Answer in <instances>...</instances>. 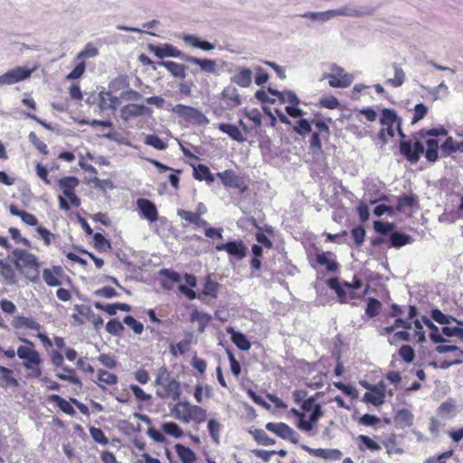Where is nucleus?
Segmentation results:
<instances>
[{"label":"nucleus","mask_w":463,"mask_h":463,"mask_svg":"<svg viewBox=\"0 0 463 463\" xmlns=\"http://www.w3.org/2000/svg\"><path fill=\"white\" fill-rule=\"evenodd\" d=\"M12 256L16 269L23 273L30 281L37 283L40 279V263L37 257L21 249H14L12 251Z\"/></svg>","instance_id":"obj_1"},{"label":"nucleus","mask_w":463,"mask_h":463,"mask_svg":"<svg viewBox=\"0 0 463 463\" xmlns=\"http://www.w3.org/2000/svg\"><path fill=\"white\" fill-rule=\"evenodd\" d=\"M156 386H159L156 394L161 399H171L178 401L181 396V384L178 381L171 377L165 365L158 368L154 382Z\"/></svg>","instance_id":"obj_2"},{"label":"nucleus","mask_w":463,"mask_h":463,"mask_svg":"<svg viewBox=\"0 0 463 463\" xmlns=\"http://www.w3.org/2000/svg\"><path fill=\"white\" fill-rule=\"evenodd\" d=\"M380 123L383 128L380 130L378 137L383 145L387 143L386 136L391 137H394V127H396L400 137L402 138L405 137V135L402 129V119L398 117L395 110L392 109H383L382 110Z\"/></svg>","instance_id":"obj_3"},{"label":"nucleus","mask_w":463,"mask_h":463,"mask_svg":"<svg viewBox=\"0 0 463 463\" xmlns=\"http://www.w3.org/2000/svg\"><path fill=\"white\" fill-rule=\"evenodd\" d=\"M362 12L354 7L343 6L336 9H330L322 12H306L299 14L302 18H307L312 22L318 24H324L333 19L335 16H350L357 17L362 15Z\"/></svg>","instance_id":"obj_4"},{"label":"nucleus","mask_w":463,"mask_h":463,"mask_svg":"<svg viewBox=\"0 0 463 463\" xmlns=\"http://www.w3.org/2000/svg\"><path fill=\"white\" fill-rule=\"evenodd\" d=\"M173 114L186 123L196 126H206L209 124V118L197 108L184 104H177L169 109Z\"/></svg>","instance_id":"obj_5"},{"label":"nucleus","mask_w":463,"mask_h":463,"mask_svg":"<svg viewBox=\"0 0 463 463\" xmlns=\"http://www.w3.org/2000/svg\"><path fill=\"white\" fill-rule=\"evenodd\" d=\"M19 341L25 344L17 348V356L24 360L23 365L26 368H32V365H40L42 363L39 353L34 348V344L24 337H19Z\"/></svg>","instance_id":"obj_6"},{"label":"nucleus","mask_w":463,"mask_h":463,"mask_svg":"<svg viewBox=\"0 0 463 463\" xmlns=\"http://www.w3.org/2000/svg\"><path fill=\"white\" fill-rule=\"evenodd\" d=\"M330 73H326L323 76V79H328V84L330 87L347 88L352 84L354 77L346 73L344 68L333 63L330 66Z\"/></svg>","instance_id":"obj_7"},{"label":"nucleus","mask_w":463,"mask_h":463,"mask_svg":"<svg viewBox=\"0 0 463 463\" xmlns=\"http://www.w3.org/2000/svg\"><path fill=\"white\" fill-rule=\"evenodd\" d=\"M58 184L65 197L69 199L71 204L74 207L80 205V199L75 193L76 187L80 184V181L75 176H66L58 180Z\"/></svg>","instance_id":"obj_8"},{"label":"nucleus","mask_w":463,"mask_h":463,"mask_svg":"<svg viewBox=\"0 0 463 463\" xmlns=\"http://www.w3.org/2000/svg\"><path fill=\"white\" fill-rule=\"evenodd\" d=\"M400 152L407 161L415 164L424 153V145L420 140H416L413 145L411 141L402 140L400 143Z\"/></svg>","instance_id":"obj_9"},{"label":"nucleus","mask_w":463,"mask_h":463,"mask_svg":"<svg viewBox=\"0 0 463 463\" xmlns=\"http://www.w3.org/2000/svg\"><path fill=\"white\" fill-rule=\"evenodd\" d=\"M33 73V70L25 67H15L0 75V87L5 85H13L28 79Z\"/></svg>","instance_id":"obj_10"},{"label":"nucleus","mask_w":463,"mask_h":463,"mask_svg":"<svg viewBox=\"0 0 463 463\" xmlns=\"http://www.w3.org/2000/svg\"><path fill=\"white\" fill-rule=\"evenodd\" d=\"M217 176L222 180L223 185L228 188H236L241 192H245L248 189L244 178L236 175L232 169L217 173Z\"/></svg>","instance_id":"obj_11"},{"label":"nucleus","mask_w":463,"mask_h":463,"mask_svg":"<svg viewBox=\"0 0 463 463\" xmlns=\"http://www.w3.org/2000/svg\"><path fill=\"white\" fill-rule=\"evenodd\" d=\"M215 249L217 251L225 250L230 256L237 260H242L247 254V247L241 240L217 244Z\"/></svg>","instance_id":"obj_12"},{"label":"nucleus","mask_w":463,"mask_h":463,"mask_svg":"<svg viewBox=\"0 0 463 463\" xmlns=\"http://www.w3.org/2000/svg\"><path fill=\"white\" fill-rule=\"evenodd\" d=\"M152 113L153 110L151 108L135 103L125 105L120 109V117L124 121H129L132 118L144 115L150 116Z\"/></svg>","instance_id":"obj_13"},{"label":"nucleus","mask_w":463,"mask_h":463,"mask_svg":"<svg viewBox=\"0 0 463 463\" xmlns=\"http://www.w3.org/2000/svg\"><path fill=\"white\" fill-rule=\"evenodd\" d=\"M137 206L143 219L155 222L158 219V212L153 202L146 198H139Z\"/></svg>","instance_id":"obj_14"},{"label":"nucleus","mask_w":463,"mask_h":463,"mask_svg":"<svg viewBox=\"0 0 463 463\" xmlns=\"http://www.w3.org/2000/svg\"><path fill=\"white\" fill-rule=\"evenodd\" d=\"M184 60L194 65H197L200 67L201 71L205 73H210L213 75H219L220 71L218 69L217 63L214 60L211 59H201L194 56H187Z\"/></svg>","instance_id":"obj_15"},{"label":"nucleus","mask_w":463,"mask_h":463,"mask_svg":"<svg viewBox=\"0 0 463 463\" xmlns=\"http://www.w3.org/2000/svg\"><path fill=\"white\" fill-rule=\"evenodd\" d=\"M206 419V410L198 406L191 405L187 407V413L183 416H177V420L182 422L188 423L190 420H194L196 423H202Z\"/></svg>","instance_id":"obj_16"},{"label":"nucleus","mask_w":463,"mask_h":463,"mask_svg":"<svg viewBox=\"0 0 463 463\" xmlns=\"http://www.w3.org/2000/svg\"><path fill=\"white\" fill-rule=\"evenodd\" d=\"M150 50L159 59H164L165 57L179 58L182 57L183 54L180 50L169 43H165L158 46L151 45Z\"/></svg>","instance_id":"obj_17"},{"label":"nucleus","mask_w":463,"mask_h":463,"mask_svg":"<svg viewBox=\"0 0 463 463\" xmlns=\"http://www.w3.org/2000/svg\"><path fill=\"white\" fill-rule=\"evenodd\" d=\"M302 449L313 456L325 459L338 460L342 457V452L337 449H312L306 445H303Z\"/></svg>","instance_id":"obj_18"},{"label":"nucleus","mask_w":463,"mask_h":463,"mask_svg":"<svg viewBox=\"0 0 463 463\" xmlns=\"http://www.w3.org/2000/svg\"><path fill=\"white\" fill-rule=\"evenodd\" d=\"M231 81L241 88H248L252 82V71L249 68H239L238 71L231 77Z\"/></svg>","instance_id":"obj_19"},{"label":"nucleus","mask_w":463,"mask_h":463,"mask_svg":"<svg viewBox=\"0 0 463 463\" xmlns=\"http://www.w3.org/2000/svg\"><path fill=\"white\" fill-rule=\"evenodd\" d=\"M62 269L61 266H53L52 269H44L43 270V279L50 287H57L61 284L59 277L61 275Z\"/></svg>","instance_id":"obj_20"},{"label":"nucleus","mask_w":463,"mask_h":463,"mask_svg":"<svg viewBox=\"0 0 463 463\" xmlns=\"http://www.w3.org/2000/svg\"><path fill=\"white\" fill-rule=\"evenodd\" d=\"M12 326L15 329L26 328L34 331H40L41 325L32 317H26L24 316H17L12 321Z\"/></svg>","instance_id":"obj_21"},{"label":"nucleus","mask_w":463,"mask_h":463,"mask_svg":"<svg viewBox=\"0 0 463 463\" xmlns=\"http://www.w3.org/2000/svg\"><path fill=\"white\" fill-rule=\"evenodd\" d=\"M392 68L393 70L394 77L387 79L385 80V84L392 88H399L404 84L406 80V74L402 66L397 62H392Z\"/></svg>","instance_id":"obj_22"},{"label":"nucleus","mask_w":463,"mask_h":463,"mask_svg":"<svg viewBox=\"0 0 463 463\" xmlns=\"http://www.w3.org/2000/svg\"><path fill=\"white\" fill-rule=\"evenodd\" d=\"M227 332L231 335L232 343L241 351H248L250 349V342L244 334L235 331L232 327L228 328Z\"/></svg>","instance_id":"obj_23"},{"label":"nucleus","mask_w":463,"mask_h":463,"mask_svg":"<svg viewBox=\"0 0 463 463\" xmlns=\"http://www.w3.org/2000/svg\"><path fill=\"white\" fill-rule=\"evenodd\" d=\"M330 251H323L317 254V261L319 265L324 266L327 271L334 272L338 269V263L333 258Z\"/></svg>","instance_id":"obj_24"},{"label":"nucleus","mask_w":463,"mask_h":463,"mask_svg":"<svg viewBox=\"0 0 463 463\" xmlns=\"http://www.w3.org/2000/svg\"><path fill=\"white\" fill-rule=\"evenodd\" d=\"M177 214L181 217V219L186 221L189 223H194L197 227L203 228L208 225V222L204 219L201 218V215L194 212L179 209L177 211Z\"/></svg>","instance_id":"obj_25"},{"label":"nucleus","mask_w":463,"mask_h":463,"mask_svg":"<svg viewBox=\"0 0 463 463\" xmlns=\"http://www.w3.org/2000/svg\"><path fill=\"white\" fill-rule=\"evenodd\" d=\"M391 247L400 249L413 241V238L406 233L400 232H393L389 237Z\"/></svg>","instance_id":"obj_26"},{"label":"nucleus","mask_w":463,"mask_h":463,"mask_svg":"<svg viewBox=\"0 0 463 463\" xmlns=\"http://www.w3.org/2000/svg\"><path fill=\"white\" fill-rule=\"evenodd\" d=\"M159 66L165 67L174 77L184 79L185 66L172 61H162L157 63Z\"/></svg>","instance_id":"obj_27"},{"label":"nucleus","mask_w":463,"mask_h":463,"mask_svg":"<svg viewBox=\"0 0 463 463\" xmlns=\"http://www.w3.org/2000/svg\"><path fill=\"white\" fill-rule=\"evenodd\" d=\"M0 276L6 285L12 286L17 282L16 275L12 266L3 260H0Z\"/></svg>","instance_id":"obj_28"},{"label":"nucleus","mask_w":463,"mask_h":463,"mask_svg":"<svg viewBox=\"0 0 463 463\" xmlns=\"http://www.w3.org/2000/svg\"><path fill=\"white\" fill-rule=\"evenodd\" d=\"M385 394L377 386H373L370 392L364 395V401L374 406L382 405L384 402Z\"/></svg>","instance_id":"obj_29"},{"label":"nucleus","mask_w":463,"mask_h":463,"mask_svg":"<svg viewBox=\"0 0 463 463\" xmlns=\"http://www.w3.org/2000/svg\"><path fill=\"white\" fill-rule=\"evenodd\" d=\"M218 128L222 133L228 135L232 140L241 143L245 141V137L237 126L229 123H222Z\"/></svg>","instance_id":"obj_30"},{"label":"nucleus","mask_w":463,"mask_h":463,"mask_svg":"<svg viewBox=\"0 0 463 463\" xmlns=\"http://www.w3.org/2000/svg\"><path fill=\"white\" fill-rule=\"evenodd\" d=\"M421 322L430 330V338L435 344L445 343L446 339L439 334V327L426 316L421 317Z\"/></svg>","instance_id":"obj_31"},{"label":"nucleus","mask_w":463,"mask_h":463,"mask_svg":"<svg viewBox=\"0 0 463 463\" xmlns=\"http://www.w3.org/2000/svg\"><path fill=\"white\" fill-rule=\"evenodd\" d=\"M430 317L432 320L439 323V325L446 326L450 324L451 322H456L457 324L463 326V322L458 321L452 316L442 313L439 308H432L430 310Z\"/></svg>","instance_id":"obj_32"},{"label":"nucleus","mask_w":463,"mask_h":463,"mask_svg":"<svg viewBox=\"0 0 463 463\" xmlns=\"http://www.w3.org/2000/svg\"><path fill=\"white\" fill-rule=\"evenodd\" d=\"M48 400L49 402H54L61 411L70 416H73L76 412L71 402L61 398L58 394L50 395Z\"/></svg>","instance_id":"obj_33"},{"label":"nucleus","mask_w":463,"mask_h":463,"mask_svg":"<svg viewBox=\"0 0 463 463\" xmlns=\"http://www.w3.org/2000/svg\"><path fill=\"white\" fill-rule=\"evenodd\" d=\"M394 420L402 428L411 427L413 424V414L408 409H401L396 412Z\"/></svg>","instance_id":"obj_34"},{"label":"nucleus","mask_w":463,"mask_h":463,"mask_svg":"<svg viewBox=\"0 0 463 463\" xmlns=\"http://www.w3.org/2000/svg\"><path fill=\"white\" fill-rule=\"evenodd\" d=\"M425 157L429 162L434 163L438 160L439 142L437 139L429 138L426 140Z\"/></svg>","instance_id":"obj_35"},{"label":"nucleus","mask_w":463,"mask_h":463,"mask_svg":"<svg viewBox=\"0 0 463 463\" xmlns=\"http://www.w3.org/2000/svg\"><path fill=\"white\" fill-rule=\"evenodd\" d=\"M175 449L183 463H194L196 460L195 453L190 448L182 444H176Z\"/></svg>","instance_id":"obj_36"},{"label":"nucleus","mask_w":463,"mask_h":463,"mask_svg":"<svg viewBox=\"0 0 463 463\" xmlns=\"http://www.w3.org/2000/svg\"><path fill=\"white\" fill-rule=\"evenodd\" d=\"M61 369L62 370L63 373H55V376L58 379L63 380V381H68L71 383L81 386V382H80V378L75 375L74 369H72L69 366H66V365H63L62 367H61Z\"/></svg>","instance_id":"obj_37"},{"label":"nucleus","mask_w":463,"mask_h":463,"mask_svg":"<svg viewBox=\"0 0 463 463\" xmlns=\"http://www.w3.org/2000/svg\"><path fill=\"white\" fill-rule=\"evenodd\" d=\"M194 177L199 181L204 180L208 184H211L214 181V177L210 169L202 164H199L197 166L194 167Z\"/></svg>","instance_id":"obj_38"},{"label":"nucleus","mask_w":463,"mask_h":463,"mask_svg":"<svg viewBox=\"0 0 463 463\" xmlns=\"http://www.w3.org/2000/svg\"><path fill=\"white\" fill-rule=\"evenodd\" d=\"M220 288V284L216 281L212 280L211 277L208 276L203 284V288L202 289V294L204 296H208L213 298H216L218 296Z\"/></svg>","instance_id":"obj_39"},{"label":"nucleus","mask_w":463,"mask_h":463,"mask_svg":"<svg viewBox=\"0 0 463 463\" xmlns=\"http://www.w3.org/2000/svg\"><path fill=\"white\" fill-rule=\"evenodd\" d=\"M222 97L231 100L233 106H239L241 103V96L235 87L228 86L222 91Z\"/></svg>","instance_id":"obj_40"},{"label":"nucleus","mask_w":463,"mask_h":463,"mask_svg":"<svg viewBox=\"0 0 463 463\" xmlns=\"http://www.w3.org/2000/svg\"><path fill=\"white\" fill-rule=\"evenodd\" d=\"M0 374L2 378L1 386H18L19 383L14 377L12 376L13 371L11 369L1 366Z\"/></svg>","instance_id":"obj_41"},{"label":"nucleus","mask_w":463,"mask_h":463,"mask_svg":"<svg viewBox=\"0 0 463 463\" xmlns=\"http://www.w3.org/2000/svg\"><path fill=\"white\" fill-rule=\"evenodd\" d=\"M421 88L428 91V93L432 97L433 99H439L441 98L440 93H442V96H448L449 95V88L445 84L444 81H441L438 86L434 88H427L425 86H421Z\"/></svg>","instance_id":"obj_42"},{"label":"nucleus","mask_w":463,"mask_h":463,"mask_svg":"<svg viewBox=\"0 0 463 463\" xmlns=\"http://www.w3.org/2000/svg\"><path fill=\"white\" fill-rule=\"evenodd\" d=\"M312 130L311 122L307 118H300L293 127V131L301 137H306Z\"/></svg>","instance_id":"obj_43"},{"label":"nucleus","mask_w":463,"mask_h":463,"mask_svg":"<svg viewBox=\"0 0 463 463\" xmlns=\"http://www.w3.org/2000/svg\"><path fill=\"white\" fill-rule=\"evenodd\" d=\"M161 429L165 433L175 439H180L184 434L182 429L172 421L163 423Z\"/></svg>","instance_id":"obj_44"},{"label":"nucleus","mask_w":463,"mask_h":463,"mask_svg":"<svg viewBox=\"0 0 463 463\" xmlns=\"http://www.w3.org/2000/svg\"><path fill=\"white\" fill-rule=\"evenodd\" d=\"M251 433L254 437V439L260 445L271 446L275 444V439L269 438L263 430L256 429L253 431H251Z\"/></svg>","instance_id":"obj_45"},{"label":"nucleus","mask_w":463,"mask_h":463,"mask_svg":"<svg viewBox=\"0 0 463 463\" xmlns=\"http://www.w3.org/2000/svg\"><path fill=\"white\" fill-rule=\"evenodd\" d=\"M417 203V196L414 194H404L398 198L396 209L401 212L406 207H413Z\"/></svg>","instance_id":"obj_46"},{"label":"nucleus","mask_w":463,"mask_h":463,"mask_svg":"<svg viewBox=\"0 0 463 463\" xmlns=\"http://www.w3.org/2000/svg\"><path fill=\"white\" fill-rule=\"evenodd\" d=\"M382 309V303L374 298H369L368 302L365 308V314L369 317H376Z\"/></svg>","instance_id":"obj_47"},{"label":"nucleus","mask_w":463,"mask_h":463,"mask_svg":"<svg viewBox=\"0 0 463 463\" xmlns=\"http://www.w3.org/2000/svg\"><path fill=\"white\" fill-rule=\"evenodd\" d=\"M289 426L283 422H269L266 424V429L271 432H274L279 437L284 439V437L287 435V431L288 430Z\"/></svg>","instance_id":"obj_48"},{"label":"nucleus","mask_w":463,"mask_h":463,"mask_svg":"<svg viewBox=\"0 0 463 463\" xmlns=\"http://www.w3.org/2000/svg\"><path fill=\"white\" fill-rule=\"evenodd\" d=\"M94 247L101 251L105 252L111 249L110 242L99 232L93 235Z\"/></svg>","instance_id":"obj_49"},{"label":"nucleus","mask_w":463,"mask_h":463,"mask_svg":"<svg viewBox=\"0 0 463 463\" xmlns=\"http://www.w3.org/2000/svg\"><path fill=\"white\" fill-rule=\"evenodd\" d=\"M129 87V82L127 76H118L114 79L109 85L110 91H119Z\"/></svg>","instance_id":"obj_50"},{"label":"nucleus","mask_w":463,"mask_h":463,"mask_svg":"<svg viewBox=\"0 0 463 463\" xmlns=\"http://www.w3.org/2000/svg\"><path fill=\"white\" fill-rule=\"evenodd\" d=\"M98 54V49L91 43H88L84 49L77 55L76 61H84L87 58L96 57Z\"/></svg>","instance_id":"obj_51"},{"label":"nucleus","mask_w":463,"mask_h":463,"mask_svg":"<svg viewBox=\"0 0 463 463\" xmlns=\"http://www.w3.org/2000/svg\"><path fill=\"white\" fill-rule=\"evenodd\" d=\"M144 143L146 146H152L157 150H165L166 148V144L156 135H147L145 137Z\"/></svg>","instance_id":"obj_52"},{"label":"nucleus","mask_w":463,"mask_h":463,"mask_svg":"<svg viewBox=\"0 0 463 463\" xmlns=\"http://www.w3.org/2000/svg\"><path fill=\"white\" fill-rule=\"evenodd\" d=\"M207 428L214 442L219 443L221 424L215 419H211L208 420Z\"/></svg>","instance_id":"obj_53"},{"label":"nucleus","mask_w":463,"mask_h":463,"mask_svg":"<svg viewBox=\"0 0 463 463\" xmlns=\"http://www.w3.org/2000/svg\"><path fill=\"white\" fill-rule=\"evenodd\" d=\"M98 380L100 383L112 385L118 383V376L114 373H109L106 370L99 369L98 371Z\"/></svg>","instance_id":"obj_54"},{"label":"nucleus","mask_w":463,"mask_h":463,"mask_svg":"<svg viewBox=\"0 0 463 463\" xmlns=\"http://www.w3.org/2000/svg\"><path fill=\"white\" fill-rule=\"evenodd\" d=\"M395 225L392 222H382V221H374L373 222V229L376 232L380 234H387L389 232H393Z\"/></svg>","instance_id":"obj_55"},{"label":"nucleus","mask_w":463,"mask_h":463,"mask_svg":"<svg viewBox=\"0 0 463 463\" xmlns=\"http://www.w3.org/2000/svg\"><path fill=\"white\" fill-rule=\"evenodd\" d=\"M327 286L334 289L337 296L340 298L341 302H345V291L343 288V287L340 285L339 280L337 278H331L327 280Z\"/></svg>","instance_id":"obj_56"},{"label":"nucleus","mask_w":463,"mask_h":463,"mask_svg":"<svg viewBox=\"0 0 463 463\" xmlns=\"http://www.w3.org/2000/svg\"><path fill=\"white\" fill-rule=\"evenodd\" d=\"M29 141L39 150L40 153L47 155L49 153L47 145L40 140L34 132H30L28 135Z\"/></svg>","instance_id":"obj_57"},{"label":"nucleus","mask_w":463,"mask_h":463,"mask_svg":"<svg viewBox=\"0 0 463 463\" xmlns=\"http://www.w3.org/2000/svg\"><path fill=\"white\" fill-rule=\"evenodd\" d=\"M106 331L113 335H120L124 326L118 320L111 319L106 325Z\"/></svg>","instance_id":"obj_58"},{"label":"nucleus","mask_w":463,"mask_h":463,"mask_svg":"<svg viewBox=\"0 0 463 463\" xmlns=\"http://www.w3.org/2000/svg\"><path fill=\"white\" fill-rule=\"evenodd\" d=\"M90 434L94 441L99 444L107 445L109 443L108 438L105 436L103 430L99 428L91 427Z\"/></svg>","instance_id":"obj_59"},{"label":"nucleus","mask_w":463,"mask_h":463,"mask_svg":"<svg viewBox=\"0 0 463 463\" xmlns=\"http://www.w3.org/2000/svg\"><path fill=\"white\" fill-rule=\"evenodd\" d=\"M190 341L184 340L178 342L176 345H170V352L173 355L176 356L177 354H184L189 350Z\"/></svg>","instance_id":"obj_60"},{"label":"nucleus","mask_w":463,"mask_h":463,"mask_svg":"<svg viewBox=\"0 0 463 463\" xmlns=\"http://www.w3.org/2000/svg\"><path fill=\"white\" fill-rule=\"evenodd\" d=\"M123 322L131 327L135 334L140 335L144 330L143 324L136 320L132 316L125 317Z\"/></svg>","instance_id":"obj_61"},{"label":"nucleus","mask_w":463,"mask_h":463,"mask_svg":"<svg viewBox=\"0 0 463 463\" xmlns=\"http://www.w3.org/2000/svg\"><path fill=\"white\" fill-rule=\"evenodd\" d=\"M458 142H456L451 137L446 138V140L441 145V150L443 153L447 155H450L452 153L458 152Z\"/></svg>","instance_id":"obj_62"},{"label":"nucleus","mask_w":463,"mask_h":463,"mask_svg":"<svg viewBox=\"0 0 463 463\" xmlns=\"http://www.w3.org/2000/svg\"><path fill=\"white\" fill-rule=\"evenodd\" d=\"M399 354L402 358V360L406 363H411L414 360L415 353L413 348L411 345H402L399 349Z\"/></svg>","instance_id":"obj_63"},{"label":"nucleus","mask_w":463,"mask_h":463,"mask_svg":"<svg viewBox=\"0 0 463 463\" xmlns=\"http://www.w3.org/2000/svg\"><path fill=\"white\" fill-rule=\"evenodd\" d=\"M318 132L311 135L309 148L313 154H319L322 151L321 137Z\"/></svg>","instance_id":"obj_64"}]
</instances>
